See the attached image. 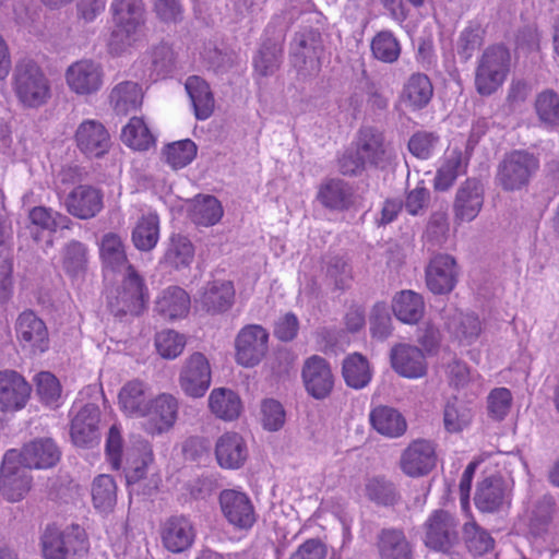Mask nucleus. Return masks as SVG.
<instances>
[{
  "label": "nucleus",
  "instance_id": "f257e3e1",
  "mask_svg": "<svg viewBox=\"0 0 559 559\" xmlns=\"http://www.w3.org/2000/svg\"><path fill=\"white\" fill-rule=\"evenodd\" d=\"M111 11L114 29L108 46L114 53H122L146 39V19L142 0H114Z\"/></svg>",
  "mask_w": 559,
  "mask_h": 559
},
{
  "label": "nucleus",
  "instance_id": "f03ea898",
  "mask_svg": "<svg viewBox=\"0 0 559 559\" xmlns=\"http://www.w3.org/2000/svg\"><path fill=\"white\" fill-rule=\"evenodd\" d=\"M511 53L503 45L489 46L477 60L474 85L480 96L498 92L510 73Z\"/></svg>",
  "mask_w": 559,
  "mask_h": 559
},
{
  "label": "nucleus",
  "instance_id": "7ed1b4c3",
  "mask_svg": "<svg viewBox=\"0 0 559 559\" xmlns=\"http://www.w3.org/2000/svg\"><path fill=\"white\" fill-rule=\"evenodd\" d=\"M19 102L29 108L45 105L51 96L50 83L41 68L33 60H20L12 78Z\"/></svg>",
  "mask_w": 559,
  "mask_h": 559
},
{
  "label": "nucleus",
  "instance_id": "20e7f679",
  "mask_svg": "<svg viewBox=\"0 0 559 559\" xmlns=\"http://www.w3.org/2000/svg\"><path fill=\"white\" fill-rule=\"evenodd\" d=\"M148 294L143 278L133 266H128V273L122 283L107 296L110 312L118 318L140 316L147 304Z\"/></svg>",
  "mask_w": 559,
  "mask_h": 559
},
{
  "label": "nucleus",
  "instance_id": "39448f33",
  "mask_svg": "<svg viewBox=\"0 0 559 559\" xmlns=\"http://www.w3.org/2000/svg\"><path fill=\"white\" fill-rule=\"evenodd\" d=\"M33 478L22 467L19 450H8L0 466V497L11 503L25 499L32 488Z\"/></svg>",
  "mask_w": 559,
  "mask_h": 559
},
{
  "label": "nucleus",
  "instance_id": "423d86ee",
  "mask_svg": "<svg viewBox=\"0 0 559 559\" xmlns=\"http://www.w3.org/2000/svg\"><path fill=\"white\" fill-rule=\"evenodd\" d=\"M69 91L80 97L96 95L104 86L105 73L102 64L83 58L72 62L64 71Z\"/></svg>",
  "mask_w": 559,
  "mask_h": 559
},
{
  "label": "nucleus",
  "instance_id": "0eeeda50",
  "mask_svg": "<svg viewBox=\"0 0 559 559\" xmlns=\"http://www.w3.org/2000/svg\"><path fill=\"white\" fill-rule=\"evenodd\" d=\"M179 413V401L170 393H160L153 396L147 411L141 417L142 429L147 435L160 436L168 432L176 424Z\"/></svg>",
  "mask_w": 559,
  "mask_h": 559
},
{
  "label": "nucleus",
  "instance_id": "6e6552de",
  "mask_svg": "<svg viewBox=\"0 0 559 559\" xmlns=\"http://www.w3.org/2000/svg\"><path fill=\"white\" fill-rule=\"evenodd\" d=\"M537 168L538 160L534 155L514 151L500 164L497 180L504 190H520L528 183Z\"/></svg>",
  "mask_w": 559,
  "mask_h": 559
},
{
  "label": "nucleus",
  "instance_id": "1a4fd4ad",
  "mask_svg": "<svg viewBox=\"0 0 559 559\" xmlns=\"http://www.w3.org/2000/svg\"><path fill=\"white\" fill-rule=\"evenodd\" d=\"M269 333L259 324H248L235 340V359L238 365L252 368L259 365L269 349Z\"/></svg>",
  "mask_w": 559,
  "mask_h": 559
},
{
  "label": "nucleus",
  "instance_id": "9d476101",
  "mask_svg": "<svg viewBox=\"0 0 559 559\" xmlns=\"http://www.w3.org/2000/svg\"><path fill=\"white\" fill-rule=\"evenodd\" d=\"M218 502L224 518L236 530L248 531L257 522L254 506L245 491L224 489L218 496Z\"/></svg>",
  "mask_w": 559,
  "mask_h": 559
},
{
  "label": "nucleus",
  "instance_id": "9b49d317",
  "mask_svg": "<svg viewBox=\"0 0 559 559\" xmlns=\"http://www.w3.org/2000/svg\"><path fill=\"white\" fill-rule=\"evenodd\" d=\"M212 382V369L209 359L202 353H193L180 369L179 385L187 396L202 397Z\"/></svg>",
  "mask_w": 559,
  "mask_h": 559
},
{
  "label": "nucleus",
  "instance_id": "f8f14e48",
  "mask_svg": "<svg viewBox=\"0 0 559 559\" xmlns=\"http://www.w3.org/2000/svg\"><path fill=\"white\" fill-rule=\"evenodd\" d=\"M474 500L483 513L508 511L512 502V485L500 476L485 478L478 484Z\"/></svg>",
  "mask_w": 559,
  "mask_h": 559
},
{
  "label": "nucleus",
  "instance_id": "ddd939ff",
  "mask_svg": "<svg viewBox=\"0 0 559 559\" xmlns=\"http://www.w3.org/2000/svg\"><path fill=\"white\" fill-rule=\"evenodd\" d=\"M15 336L24 350L39 355L49 348V333L45 322L33 311H23L15 322Z\"/></svg>",
  "mask_w": 559,
  "mask_h": 559
},
{
  "label": "nucleus",
  "instance_id": "4468645a",
  "mask_svg": "<svg viewBox=\"0 0 559 559\" xmlns=\"http://www.w3.org/2000/svg\"><path fill=\"white\" fill-rule=\"evenodd\" d=\"M457 522L447 511L432 512L424 524V543L428 548L448 551L457 540Z\"/></svg>",
  "mask_w": 559,
  "mask_h": 559
},
{
  "label": "nucleus",
  "instance_id": "2eb2a0df",
  "mask_svg": "<svg viewBox=\"0 0 559 559\" xmlns=\"http://www.w3.org/2000/svg\"><path fill=\"white\" fill-rule=\"evenodd\" d=\"M73 138L78 150L87 157L99 158L111 146L107 128L96 119H85L79 123Z\"/></svg>",
  "mask_w": 559,
  "mask_h": 559
},
{
  "label": "nucleus",
  "instance_id": "dca6fc26",
  "mask_svg": "<svg viewBox=\"0 0 559 559\" xmlns=\"http://www.w3.org/2000/svg\"><path fill=\"white\" fill-rule=\"evenodd\" d=\"M32 386L16 371H0V412L15 413L23 409L31 399Z\"/></svg>",
  "mask_w": 559,
  "mask_h": 559
},
{
  "label": "nucleus",
  "instance_id": "f3484780",
  "mask_svg": "<svg viewBox=\"0 0 559 559\" xmlns=\"http://www.w3.org/2000/svg\"><path fill=\"white\" fill-rule=\"evenodd\" d=\"M435 445L426 440L413 441L401 454L400 468L412 478L428 475L436 466Z\"/></svg>",
  "mask_w": 559,
  "mask_h": 559
},
{
  "label": "nucleus",
  "instance_id": "a211bd4d",
  "mask_svg": "<svg viewBox=\"0 0 559 559\" xmlns=\"http://www.w3.org/2000/svg\"><path fill=\"white\" fill-rule=\"evenodd\" d=\"M302 381L309 395L317 400L325 399L334 385V377L328 361L317 355L306 359L302 367Z\"/></svg>",
  "mask_w": 559,
  "mask_h": 559
},
{
  "label": "nucleus",
  "instance_id": "6ab92c4d",
  "mask_svg": "<svg viewBox=\"0 0 559 559\" xmlns=\"http://www.w3.org/2000/svg\"><path fill=\"white\" fill-rule=\"evenodd\" d=\"M153 397L151 386L145 381L133 379L127 381L119 390L117 405L124 417L140 419L147 411Z\"/></svg>",
  "mask_w": 559,
  "mask_h": 559
},
{
  "label": "nucleus",
  "instance_id": "aec40b11",
  "mask_svg": "<svg viewBox=\"0 0 559 559\" xmlns=\"http://www.w3.org/2000/svg\"><path fill=\"white\" fill-rule=\"evenodd\" d=\"M457 275L455 259L449 254H438L426 269V284L433 294H449L456 285Z\"/></svg>",
  "mask_w": 559,
  "mask_h": 559
},
{
  "label": "nucleus",
  "instance_id": "412c9836",
  "mask_svg": "<svg viewBox=\"0 0 559 559\" xmlns=\"http://www.w3.org/2000/svg\"><path fill=\"white\" fill-rule=\"evenodd\" d=\"M391 366L401 377L419 379L426 376L428 365L421 349L408 344H397L391 349Z\"/></svg>",
  "mask_w": 559,
  "mask_h": 559
},
{
  "label": "nucleus",
  "instance_id": "4be33fe9",
  "mask_svg": "<svg viewBox=\"0 0 559 559\" xmlns=\"http://www.w3.org/2000/svg\"><path fill=\"white\" fill-rule=\"evenodd\" d=\"M66 210L80 219L96 216L103 209V194L95 187L80 185L64 198Z\"/></svg>",
  "mask_w": 559,
  "mask_h": 559
},
{
  "label": "nucleus",
  "instance_id": "5701e85b",
  "mask_svg": "<svg viewBox=\"0 0 559 559\" xmlns=\"http://www.w3.org/2000/svg\"><path fill=\"white\" fill-rule=\"evenodd\" d=\"M234 300L235 288L230 281H213L203 287L195 304L207 313L218 314L229 310Z\"/></svg>",
  "mask_w": 559,
  "mask_h": 559
},
{
  "label": "nucleus",
  "instance_id": "b1692460",
  "mask_svg": "<svg viewBox=\"0 0 559 559\" xmlns=\"http://www.w3.org/2000/svg\"><path fill=\"white\" fill-rule=\"evenodd\" d=\"M483 203V186L475 179H467L456 192L453 205L455 218L461 222H472L479 214Z\"/></svg>",
  "mask_w": 559,
  "mask_h": 559
},
{
  "label": "nucleus",
  "instance_id": "393cba45",
  "mask_svg": "<svg viewBox=\"0 0 559 559\" xmlns=\"http://www.w3.org/2000/svg\"><path fill=\"white\" fill-rule=\"evenodd\" d=\"M99 409L94 405L84 406L72 419L71 438L79 447H90L99 440Z\"/></svg>",
  "mask_w": 559,
  "mask_h": 559
},
{
  "label": "nucleus",
  "instance_id": "a878e982",
  "mask_svg": "<svg viewBox=\"0 0 559 559\" xmlns=\"http://www.w3.org/2000/svg\"><path fill=\"white\" fill-rule=\"evenodd\" d=\"M190 306L189 294L181 287L170 286L156 298L155 311L165 320L176 321L188 316Z\"/></svg>",
  "mask_w": 559,
  "mask_h": 559
},
{
  "label": "nucleus",
  "instance_id": "bb28decb",
  "mask_svg": "<svg viewBox=\"0 0 559 559\" xmlns=\"http://www.w3.org/2000/svg\"><path fill=\"white\" fill-rule=\"evenodd\" d=\"M215 455L221 467L237 469L241 467L247 460V444L237 432L224 433L216 442Z\"/></svg>",
  "mask_w": 559,
  "mask_h": 559
},
{
  "label": "nucleus",
  "instance_id": "cd10ccee",
  "mask_svg": "<svg viewBox=\"0 0 559 559\" xmlns=\"http://www.w3.org/2000/svg\"><path fill=\"white\" fill-rule=\"evenodd\" d=\"M22 460V467L49 468L60 459V452L51 439H39L26 444L19 451Z\"/></svg>",
  "mask_w": 559,
  "mask_h": 559
},
{
  "label": "nucleus",
  "instance_id": "c85d7f7f",
  "mask_svg": "<svg viewBox=\"0 0 559 559\" xmlns=\"http://www.w3.org/2000/svg\"><path fill=\"white\" fill-rule=\"evenodd\" d=\"M447 330L460 346L474 344L483 332L479 318L474 313H464L455 310L445 323Z\"/></svg>",
  "mask_w": 559,
  "mask_h": 559
},
{
  "label": "nucleus",
  "instance_id": "c756f323",
  "mask_svg": "<svg viewBox=\"0 0 559 559\" xmlns=\"http://www.w3.org/2000/svg\"><path fill=\"white\" fill-rule=\"evenodd\" d=\"M195 531L191 522L185 518L168 520L162 531V540L171 552H182L193 544Z\"/></svg>",
  "mask_w": 559,
  "mask_h": 559
},
{
  "label": "nucleus",
  "instance_id": "7c9ffc66",
  "mask_svg": "<svg viewBox=\"0 0 559 559\" xmlns=\"http://www.w3.org/2000/svg\"><path fill=\"white\" fill-rule=\"evenodd\" d=\"M466 166L467 157L462 150L456 146L449 147L440 159L435 177V188L440 191L448 190L460 175L465 174Z\"/></svg>",
  "mask_w": 559,
  "mask_h": 559
},
{
  "label": "nucleus",
  "instance_id": "2f4dec72",
  "mask_svg": "<svg viewBox=\"0 0 559 559\" xmlns=\"http://www.w3.org/2000/svg\"><path fill=\"white\" fill-rule=\"evenodd\" d=\"M433 95V87L426 74H412L403 86L400 100L408 110L416 111L426 107Z\"/></svg>",
  "mask_w": 559,
  "mask_h": 559
},
{
  "label": "nucleus",
  "instance_id": "473e14b6",
  "mask_svg": "<svg viewBox=\"0 0 559 559\" xmlns=\"http://www.w3.org/2000/svg\"><path fill=\"white\" fill-rule=\"evenodd\" d=\"M209 408L215 417L225 421H233L240 416L242 402L233 390L216 388L209 395Z\"/></svg>",
  "mask_w": 559,
  "mask_h": 559
},
{
  "label": "nucleus",
  "instance_id": "72a5a7b5",
  "mask_svg": "<svg viewBox=\"0 0 559 559\" xmlns=\"http://www.w3.org/2000/svg\"><path fill=\"white\" fill-rule=\"evenodd\" d=\"M392 310L401 322L415 324L424 316L425 302L419 294L413 290H402L393 297Z\"/></svg>",
  "mask_w": 559,
  "mask_h": 559
},
{
  "label": "nucleus",
  "instance_id": "f704fd0d",
  "mask_svg": "<svg viewBox=\"0 0 559 559\" xmlns=\"http://www.w3.org/2000/svg\"><path fill=\"white\" fill-rule=\"evenodd\" d=\"M370 423L379 433L389 438L401 437L407 428L403 415L389 406L373 408L370 412Z\"/></svg>",
  "mask_w": 559,
  "mask_h": 559
},
{
  "label": "nucleus",
  "instance_id": "c9c22d12",
  "mask_svg": "<svg viewBox=\"0 0 559 559\" xmlns=\"http://www.w3.org/2000/svg\"><path fill=\"white\" fill-rule=\"evenodd\" d=\"M142 87L131 81L118 83L110 92L109 102L117 114L127 115L141 107Z\"/></svg>",
  "mask_w": 559,
  "mask_h": 559
},
{
  "label": "nucleus",
  "instance_id": "e433bc0d",
  "mask_svg": "<svg viewBox=\"0 0 559 559\" xmlns=\"http://www.w3.org/2000/svg\"><path fill=\"white\" fill-rule=\"evenodd\" d=\"M223 214L221 202L213 195H197L189 206V216L192 222L205 227L217 224Z\"/></svg>",
  "mask_w": 559,
  "mask_h": 559
},
{
  "label": "nucleus",
  "instance_id": "4c0bfd02",
  "mask_svg": "<svg viewBox=\"0 0 559 559\" xmlns=\"http://www.w3.org/2000/svg\"><path fill=\"white\" fill-rule=\"evenodd\" d=\"M356 148L357 155L370 165H378L388 154L382 133L371 128L360 130Z\"/></svg>",
  "mask_w": 559,
  "mask_h": 559
},
{
  "label": "nucleus",
  "instance_id": "58836bf2",
  "mask_svg": "<svg viewBox=\"0 0 559 559\" xmlns=\"http://www.w3.org/2000/svg\"><path fill=\"white\" fill-rule=\"evenodd\" d=\"M132 242L141 251L154 249L159 240V218L156 213L143 214L132 230Z\"/></svg>",
  "mask_w": 559,
  "mask_h": 559
},
{
  "label": "nucleus",
  "instance_id": "ea45409f",
  "mask_svg": "<svg viewBox=\"0 0 559 559\" xmlns=\"http://www.w3.org/2000/svg\"><path fill=\"white\" fill-rule=\"evenodd\" d=\"M185 86L193 105L195 117L200 120L207 119L214 109V97L209 84L199 76H190Z\"/></svg>",
  "mask_w": 559,
  "mask_h": 559
},
{
  "label": "nucleus",
  "instance_id": "a19ab883",
  "mask_svg": "<svg viewBox=\"0 0 559 559\" xmlns=\"http://www.w3.org/2000/svg\"><path fill=\"white\" fill-rule=\"evenodd\" d=\"M121 141L134 151H147L156 142L150 127L141 117H132L122 128Z\"/></svg>",
  "mask_w": 559,
  "mask_h": 559
},
{
  "label": "nucleus",
  "instance_id": "79ce46f5",
  "mask_svg": "<svg viewBox=\"0 0 559 559\" xmlns=\"http://www.w3.org/2000/svg\"><path fill=\"white\" fill-rule=\"evenodd\" d=\"M380 559H412L411 547L402 531L383 530L378 538Z\"/></svg>",
  "mask_w": 559,
  "mask_h": 559
},
{
  "label": "nucleus",
  "instance_id": "37998d69",
  "mask_svg": "<svg viewBox=\"0 0 559 559\" xmlns=\"http://www.w3.org/2000/svg\"><path fill=\"white\" fill-rule=\"evenodd\" d=\"M317 198L323 206L331 210H344L352 203L350 189L340 179L324 181L319 188Z\"/></svg>",
  "mask_w": 559,
  "mask_h": 559
},
{
  "label": "nucleus",
  "instance_id": "c03bdc74",
  "mask_svg": "<svg viewBox=\"0 0 559 559\" xmlns=\"http://www.w3.org/2000/svg\"><path fill=\"white\" fill-rule=\"evenodd\" d=\"M342 373L346 384L356 390L368 385L372 378L369 361L358 353L350 354L344 359Z\"/></svg>",
  "mask_w": 559,
  "mask_h": 559
},
{
  "label": "nucleus",
  "instance_id": "a18cd8bd",
  "mask_svg": "<svg viewBox=\"0 0 559 559\" xmlns=\"http://www.w3.org/2000/svg\"><path fill=\"white\" fill-rule=\"evenodd\" d=\"M194 258V247L185 236L173 235L167 243L163 263L176 270L188 267Z\"/></svg>",
  "mask_w": 559,
  "mask_h": 559
},
{
  "label": "nucleus",
  "instance_id": "49530a36",
  "mask_svg": "<svg viewBox=\"0 0 559 559\" xmlns=\"http://www.w3.org/2000/svg\"><path fill=\"white\" fill-rule=\"evenodd\" d=\"M100 257L106 267L116 270H126L128 273L127 255L121 238L116 234H107L103 237L100 243Z\"/></svg>",
  "mask_w": 559,
  "mask_h": 559
},
{
  "label": "nucleus",
  "instance_id": "de8ad7c7",
  "mask_svg": "<svg viewBox=\"0 0 559 559\" xmlns=\"http://www.w3.org/2000/svg\"><path fill=\"white\" fill-rule=\"evenodd\" d=\"M36 393L43 404L50 408H58L62 405L64 396L59 380L48 371H41L35 379Z\"/></svg>",
  "mask_w": 559,
  "mask_h": 559
},
{
  "label": "nucleus",
  "instance_id": "09e8293b",
  "mask_svg": "<svg viewBox=\"0 0 559 559\" xmlns=\"http://www.w3.org/2000/svg\"><path fill=\"white\" fill-rule=\"evenodd\" d=\"M198 147L192 140L186 139L167 144L162 152L164 162L173 169L188 166L197 156Z\"/></svg>",
  "mask_w": 559,
  "mask_h": 559
},
{
  "label": "nucleus",
  "instance_id": "8fccbe9b",
  "mask_svg": "<svg viewBox=\"0 0 559 559\" xmlns=\"http://www.w3.org/2000/svg\"><path fill=\"white\" fill-rule=\"evenodd\" d=\"M538 120L547 127H559V94L544 90L536 95L534 103Z\"/></svg>",
  "mask_w": 559,
  "mask_h": 559
},
{
  "label": "nucleus",
  "instance_id": "3c124183",
  "mask_svg": "<svg viewBox=\"0 0 559 559\" xmlns=\"http://www.w3.org/2000/svg\"><path fill=\"white\" fill-rule=\"evenodd\" d=\"M116 490L117 487L111 476H97L92 485V498L94 507L102 512H108L112 510L117 500Z\"/></svg>",
  "mask_w": 559,
  "mask_h": 559
},
{
  "label": "nucleus",
  "instance_id": "603ef678",
  "mask_svg": "<svg viewBox=\"0 0 559 559\" xmlns=\"http://www.w3.org/2000/svg\"><path fill=\"white\" fill-rule=\"evenodd\" d=\"M463 534L468 550L475 556H481L492 550L493 538L475 521L465 523Z\"/></svg>",
  "mask_w": 559,
  "mask_h": 559
},
{
  "label": "nucleus",
  "instance_id": "864d4df0",
  "mask_svg": "<svg viewBox=\"0 0 559 559\" xmlns=\"http://www.w3.org/2000/svg\"><path fill=\"white\" fill-rule=\"evenodd\" d=\"M28 217L32 224L50 231L68 228L70 224L68 216L46 206H35L29 211Z\"/></svg>",
  "mask_w": 559,
  "mask_h": 559
},
{
  "label": "nucleus",
  "instance_id": "5fc2aeb1",
  "mask_svg": "<svg viewBox=\"0 0 559 559\" xmlns=\"http://www.w3.org/2000/svg\"><path fill=\"white\" fill-rule=\"evenodd\" d=\"M185 346V335L174 330L162 331L155 336L157 353L165 359L177 358L183 352Z\"/></svg>",
  "mask_w": 559,
  "mask_h": 559
},
{
  "label": "nucleus",
  "instance_id": "6e6d98bb",
  "mask_svg": "<svg viewBox=\"0 0 559 559\" xmlns=\"http://www.w3.org/2000/svg\"><path fill=\"white\" fill-rule=\"evenodd\" d=\"M371 50L378 60L386 63L396 61L401 47L396 38L389 32H381L371 41Z\"/></svg>",
  "mask_w": 559,
  "mask_h": 559
},
{
  "label": "nucleus",
  "instance_id": "4d7b16f0",
  "mask_svg": "<svg viewBox=\"0 0 559 559\" xmlns=\"http://www.w3.org/2000/svg\"><path fill=\"white\" fill-rule=\"evenodd\" d=\"M41 543L46 559H66L70 552L69 536H63L57 528H47Z\"/></svg>",
  "mask_w": 559,
  "mask_h": 559
},
{
  "label": "nucleus",
  "instance_id": "13d9d810",
  "mask_svg": "<svg viewBox=\"0 0 559 559\" xmlns=\"http://www.w3.org/2000/svg\"><path fill=\"white\" fill-rule=\"evenodd\" d=\"M286 420V413L283 405L274 399H265L260 407V421L267 431H278Z\"/></svg>",
  "mask_w": 559,
  "mask_h": 559
},
{
  "label": "nucleus",
  "instance_id": "bf43d9fd",
  "mask_svg": "<svg viewBox=\"0 0 559 559\" xmlns=\"http://www.w3.org/2000/svg\"><path fill=\"white\" fill-rule=\"evenodd\" d=\"M472 408L456 403H448L444 409V427L449 432H460L469 426L473 419Z\"/></svg>",
  "mask_w": 559,
  "mask_h": 559
},
{
  "label": "nucleus",
  "instance_id": "052dcab7",
  "mask_svg": "<svg viewBox=\"0 0 559 559\" xmlns=\"http://www.w3.org/2000/svg\"><path fill=\"white\" fill-rule=\"evenodd\" d=\"M512 394L507 388L491 390L487 397V409L491 418L502 420L510 412Z\"/></svg>",
  "mask_w": 559,
  "mask_h": 559
},
{
  "label": "nucleus",
  "instance_id": "680f3d73",
  "mask_svg": "<svg viewBox=\"0 0 559 559\" xmlns=\"http://www.w3.org/2000/svg\"><path fill=\"white\" fill-rule=\"evenodd\" d=\"M281 52L282 49L276 43L263 46L253 60L254 70L263 76L272 74L278 68Z\"/></svg>",
  "mask_w": 559,
  "mask_h": 559
},
{
  "label": "nucleus",
  "instance_id": "e2e57ef3",
  "mask_svg": "<svg viewBox=\"0 0 559 559\" xmlns=\"http://www.w3.org/2000/svg\"><path fill=\"white\" fill-rule=\"evenodd\" d=\"M438 144L439 136L437 134L421 131L415 133L411 138L408 142V150L414 156L421 159H427L435 153Z\"/></svg>",
  "mask_w": 559,
  "mask_h": 559
},
{
  "label": "nucleus",
  "instance_id": "0e129e2a",
  "mask_svg": "<svg viewBox=\"0 0 559 559\" xmlns=\"http://www.w3.org/2000/svg\"><path fill=\"white\" fill-rule=\"evenodd\" d=\"M12 238L11 228L4 223H0V287L7 289L11 285L12 264L7 257L10 251V240Z\"/></svg>",
  "mask_w": 559,
  "mask_h": 559
},
{
  "label": "nucleus",
  "instance_id": "69168bd1",
  "mask_svg": "<svg viewBox=\"0 0 559 559\" xmlns=\"http://www.w3.org/2000/svg\"><path fill=\"white\" fill-rule=\"evenodd\" d=\"M370 331L372 336L381 340L391 334L392 319L385 304L378 302L373 306L370 313Z\"/></svg>",
  "mask_w": 559,
  "mask_h": 559
},
{
  "label": "nucleus",
  "instance_id": "338daca9",
  "mask_svg": "<svg viewBox=\"0 0 559 559\" xmlns=\"http://www.w3.org/2000/svg\"><path fill=\"white\" fill-rule=\"evenodd\" d=\"M122 427L120 424H114L106 438V455L114 469H119L122 463Z\"/></svg>",
  "mask_w": 559,
  "mask_h": 559
},
{
  "label": "nucleus",
  "instance_id": "774afa93",
  "mask_svg": "<svg viewBox=\"0 0 559 559\" xmlns=\"http://www.w3.org/2000/svg\"><path fill=\"white\" fill-rule=\"evenodd\" d=\"M365 490L369 499L385 506L392 504L396 498L394 486L380 478L369 479Z\"/></svg>",
  "mask_w": 559,
  "mask_h": 559
}]
</instances>
